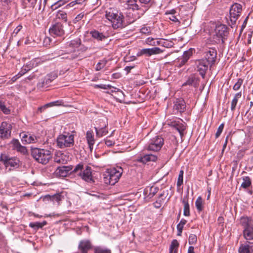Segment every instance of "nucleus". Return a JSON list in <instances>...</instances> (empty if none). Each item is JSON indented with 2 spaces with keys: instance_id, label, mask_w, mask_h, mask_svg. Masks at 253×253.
I'll return each instance as SVG.
<instances>
[{
  "instance_id": "4c0bfd02",
  "label": "nucleus",
  "mask_w": 253,
  "mask_h": 253,
  "mask_svg": "<svg viewBox=\"0 0 253 253\" xmlns=\"http://www.w3.org/2000/svg\"><path fill=\"white\" fill-rule=\"evenodd\" d=\"M243 182L241 184V187L246 189L249 187L252 184V181L250 177L243 176L242 177Z\"/></svg>"
},
{
  "instance_id": "09e8293b",
  "label": "nucleus",
  "mask_w": 253,
  "mask_h": 253,
  "mask_svg": "<svg viewBox=\"0 0 253 253\" xmlns=\"http://www.w3.org/2000/svg\"><path fill=\"white\" fill-rule=\"evenodd\" d=\"M197 241V236L195 234H190L188 239V243L190 245H195Z\"/></svg>"
},
{
  "instance_id": "423d86ee",
  "label": "nucleus",
  "mask_w": 253,
  "mask_h": 253,
  "mask_svg": "<svg viewBox=\"0 0 253 253\" xmlns=\"http://www.w3.org/2000/svg\"><path fill=\"white\" fill-rule=\"evenodd\" d=\"M123 173V169L121 168L118 169H113L108 172L104 177V181L106 184L114 185L117 183L121 177Z\"/></svg>"
},
{
  "instance_id": "473e14b6",
  "label": "nucleus",
  "mask_w": 253,
  "mask_h": 253,
  "mask_svg": "<svg viewBox=\"0 0 253 253\" xmlns=\"http://www.w3.org/2000/svg\"><path fill=\"white\" fill-rule=\"evenodd\" d=\"M22 140L27 143H33L36 142L37 138L35 135L31 134H24L22 138Z\"/></svg>"
},
{
  "instance_id": "0eeeda50",
  "label": "nucleus",
  "mask_w": 253,
  "mask_h": 253,
  "mask_svg": "<svg viewBox=\"0 0 253 253\" xmlns=\"http://www.w3.org/2000/svg\"><path fill=\"white\" fill-rule=\"evenodd\" d=\"M127 8L138 11L139 15H143L149 9V6L145 5L140 0H128L127 1Z\"/></svg>"
},
{
  "instance_id": "1a4fd4ad",
  "label": "nucleus",
  "mask_w": 253,
  "mask_h": 253,
  "mask_svg": "<svg viewBox=\"0 0 253 253\" xmlns=\"http://www.w3.org/2000/svg\"><path fill=\"white\" fill-rule=\"evenodd\" d=\"M164 139L159 135H156L152 138L148 142L146 149L148 151L157 152L161 150L164 145Z\"/></svg>"
},
{
  "instance_id": "58836bf2",
  "label": "nucleus",
  "mask_w": 253,
  "mask_h": 253,
  "mask_svg": "<svg viewBox=\"0 0 253 253\" xmlns=\"http://www.w3.org/2000/svg\"><path fill=\"white\" fill-rule=\"evenodd\" d=\"M47 222L45 221H43L42 222H31L29 224L30 227L34 228L36 230H38L40 228H42L43 226L46 224Z\"/></svg>"
},
{
  "instance_id": "6ab92c4d",
  "label": "nucleus",
  "mask_w": 253,
  "mask_h": 253,
  "mask_svg": "<svg viewBox=\"0 0 253 253\" xmlns=\"http://www.w3.org/2000/svg\"><path fill=\"white\" fill-rule=\"evenodd\" d=\"M192 54V51L191 49L185 51L183 55L178 58V64L177 66L179 67H181L183 65H184L188 60L190 56Z\"/></svg>"
},
{
  "instance_id": "0e129e2a",
  "label": "nucleus",
  "mask_w": 253,
  "mask_h": 253,
  "mask_svg": "<svg viewBox=\"0 0 253 253\" xmlns=\"http://www.w3.org/2000/svg\"><path fill=\"white\" fill-rule=\"evenodd\" d=\"M169 18L173 22L179 23L177 17L174 14H171L169 15Z\"/></svg>"
},
{
  "instance_id": "a878e982",
  "label": "nucleus",
  "mask_w": 253,
  "mask_h": 253,
  "mask_svg": "<svg viewBox=\"0 0 253 253\" xmlns=\"http://www.w3.org/2000/svg\"><path fill=\"white\" fill-rule=\"evenodd\" d=\"M172 125L173 127L178 131L181 137L182 138L184 135V131L186 129V126L179 122H173Z\"/></svg>"
},
{
  "instance_id": "a18cd8bd",
  "label": "nucleus",
  "mask_w": 253,
  "mask_h": 253,
  "mask_svg": "<svg viewBox=\"0 0 253 253\" xmlns=\"http://www.w3.org/2000/svg\"><path fill=\"white\" fill-rule=\"evenodd\" d=\"M66 1L64 0H59L51 6V8L52 10H55L58 7L61 6L66 3Z\"/></svg>"
},
{
  "instance_id": "6e6552de",
  "label": "nucleus",
  "mask_w": 253,
  "mask_h": 253,
  "mask_svg": "<svg viewBox=\"0 0 253 253\" xmlns=\"http://www.w3.org/2000/svg\"><path fill=\"white\" fill-rule=\"evenodd\" d=\"M242 11V6L239 3H235L230 7L229 11L230 22L229 23V24L232 28L236 24L237 19L241 14Z\"/></svg>"
},
{
  "instance_id": "680f3d73",
  "label": "nucleus",
  "mask_w": 253,
  "mask_h": 253,
  "mask_svg": "<svg viewBox=\"0 0 253 253\" xmlns=\"http://www.w3.org/2000/svg\"><path fill=\"white\" fill-rule=\"evenodd\" d=\"M51 42V39L49 37H46L44 38L43 44V45L45 46H47L48 45H50V43Z\"/></svg>"
},
{
  "instance_id": "de8ad7c7",
  "label": "nucleus",
  "mask_w": 253,
  "mask_h": 253,
  "mask_svg": "<svg viewBox=\"0 0 253 253\" xmlns=\"http://www.w3.org/2000/svg\"><path fill=\"white\" fill-rule=\"evenodd\" d=\"M243 83V79H242L241 78L238 79L237 80V82L234 85V86L233 87V89L235 91L238 90L240 88L241 85H242Z\"/></svg>"
},
{
  "instance_id": "e2e57ef3",
  "label": "nucleus",
  "mask_w": 253,
  "mask_h": 253,
  "mask_svg": "<svg viewBox=\"0 0 253 253\" xmlns=\"http://www.w3.org/2000/svg\"><path fill=\"white\" fill-rule=\"evenodd\" d=\"M18 152L21 153L23 154H25L27 153V149L25 146H21L19 149L17 150Z\"/></svg>"
},
{
  "instance_id": "a211bd4d",
  "label": "nucleus",
  "mask_w": 253,
  "mask_h": 253,
  "mask_svg": "<svg viewBox=\"0 0 253 253\" xmlns=\"http://www.w3.org/2000/svg\"><path fill=\"white\" fill-rule=\"evenodd\" d=\"M55 76L52 77L50 75H47L38 83V86L39 88H46L48 87L49 84L55 79Z\"/></svg>"
},
{
  "instance_id": "4be33fe9",
  "label": "nucleus",
  "mask_w": 253,
  "mask_h": 253,
  "mask_svg": "<svg viewBox=\"0 0 253 253\" xmlns=\"http://www.w3.org/2000/svg\"><path fill=\"white\" fill-rule=\"evenodd\" d=\"M157 160V157L152 154H146L143 156H139L137 159V161L143 164H145L149 161H155Z\"/></svg>"
},
{
  "instance_id": "20e7f679",
  "label": "nucleus",
  "mask_w": 253,
  "mask_h": 253,
  "mask_svg": "<svg viewBox=\"0 0 253 253\" xmlns=\"http://www.w3.org/2000/svg\"><path fill=\"white\" fill-rule=\"evenodd\" d=\"M0 161L2 162L8 171L12 170L20 167V161L17 157H10L6 154H1L0 156Z\"/></svg>"
},
{
  "instance_id": "774afa93",
  "label": "nucleus",
  "mask_w": 253,
  "mask_h": 253,
  "mask_svg": "<svg viewBox=\"0 0 253 253\" xmlns=\"http://www.w3.org/2000/svg\"><path fill=\"white\" fill-rule=\"evenodd\" d=\"M162 202L161 200H158L154 203V206L157 208H160L161 206Z\"/></svg>"
},
{
  "instance_id": "f704fd0d",
  "label": "nucleus",
  "mask_w": 253,
  "mask_h": 253,
  "mask_svg": "<svg viewBox=\"0 0 253 253\" xmlns=\"http://www.w3.org/2000/svg\"><path fill=\"white\" fill-rule=\"evenodd\" d=\"M179 245V243L178 242L177 240H173L169 247V253H177Z\"/></svg>"
},
{
  "instance_id": "9d476101",
  "label": "nucleus",
  "mask_w": 253,
  "mask_h": 253,
  "mask_svg": "<svg viewBox=\"0 0 253 253\" xmlns=\"http://www.w3.org/2000/svg\"><path fill=\"white\" fill-rule=\"evenodd\" d=\"M215 36L214 37L216 43L224 42V40L227 37L229 32L227 27L223 24H220L216 27L215 29Z\"/></svg>"
},
{
  "instance_id": "052dcab7",
  "label": "nucleus",
  "mask_w": 253,
  "mask_h": 253,
  "mask_svg": "<svg viewBox=\"0 0 253 253\" xmlns=\"http://www.w3.org/2000/svg\"><path fill=\"white\" fill-rule=\"evenodd\" d=\"M84 16V13H81L79 14L74 19V23H76L77 22H79L80 21Z\"/></svg>"
},
{
  "instance_id": "864d4df0",
  "label": "nucleus",
  "mask_w": 253,
  "mask_h": 253,
  "mask_svg": "<svg viewBox=\"0 0 253 253\" xmlns=\"http://www.w3.org/2000/svg\"><path fill=\"white\" fill-rule=\"evenodd\" d=\"M11 144L12 145V147L13 149L17 150L19 149V148L21 146L19 141L17 139H13L11 141Z\"/></svg>"
},
{
  "instance_id": "a19ab883",
  "label": "nucleus",
  "mask_w": 253,
  "mask_h": 253,
  "mask_svg": "<svg viewBox=\"0 0 253 253\" xmlns=\"http://www.w3.org/2000/svg\"><path fill=\"white\" fill-rule=\"evenodd\" d=\"M64 156L63 153H57L54 157V162L58 164H64L65 160L63 158Z\"/></svg>"
},
{
  "instance_id": "ea45409f",
  "label": "nucleus",
  "mask_w": 253,
  "mask_h": 253,
  "mask_svg": "<svg viewBox=\"0 0 253 253\" xmlns=\"http://www.w3.org/2000/svg\"><path fill=\"white\" fill-rule=\"evenodd\" d=\"M187 221L184 219H182L180 222L177 225V236H181V233L182 232V230L183 228L184 225L186 223Z\"/></svg>"
},
{
  "instance_id": "2f4dec72",
  "label": "nucleus",
  "mask_w": 253,
  "mask_h": 253,
  "mask_svg": "<svg viewBox=\"0 0 253 253\" xmlns=\"http://www.w3.org/2000/svg\"><path fill=\"white\" fill-rule=\"evenodd\" d=\"M36 61H31L29 63H28L26 66L23 67V68L21 69V71L18 73V75L19 76V77L23 75L26 73H27L28 71L30 70L34 65V62Z\"/></svg>"
},
{
  "instance_id": "aec40b11",
  "label": "nucleus",
  "mask_w": 253,
  "mask_h": 253,
  "mask_svg": "<svg viewBox=\"0 0 253 253\" xmlns=\"http://www.w3.org/2000/svg\"><path fill=\"white\" fill-rule=\"evenodd\" d=\"M91 248V244L89 240H82L79 245V249L82 253H87L88 251Z\"/></svg>"
},
{
  "instance_id": "5701e85b",
  "label": "nucleus",
  "mask_w": 253,
  "mask_h": 253,
  "mask_svg": "<svg viewBox=\"0 0 253 253\" xmlns=\"http://www.w3.org/2000/svg\"><path fill=\"white\" fill-rule=\"evenodd\" d=\"M64 198V197L59 193H56L53 195H46L43 197L44 201H51L53 202L59 203Z\"/></svg>"
},
{
  "instance_id": "2eb2a0df",
  "label": "nucleus",
  "mask_w": 253,
  "mask_h": 253,
  "mask_svg": "<svg viewBox=\"0 0 253 253\" xmlns=\"http://www.w3.org/2000/svg\"><path fill=\"white\" fill-rule=\"evenodd\" d=\"M204 60H206L207 62L211 65V67L214 64L216 58V51L215 49L210 48L208 51L205 52Z\"/></svg>"
},
{
  "instance_id": "8fccbe9b",
  "label": "nucleus",
  "mask_w": 253,
  "mask_h": 253,
  "mask_svg": "<svg viewBox=\"0 0 253 253\" xmlns=\"http://www.w3.org/2000/svg\"><path fill=\"white\" fill-rule=\"evenodd\" d=\"M84 169V165L82 163H80L77 165L73 170V172L76 173L78 175V173L82 171Z\"/></svg>"
},
{
  "instance_id": "c9c22d12",
  "label": "nucleus",
  "mask_w": 253,
  "mask_h": 253,
  "mask_svg": "<svg viewBox=\"0 0 253 253\" xmlns=\"http://www.w3.org/2000/svg\"><path fill=\"white\" fill-rule=\"evenodd\" d=\"M241 96H242L241 92H238L235 95V96L231 102V110L232 111L235 110L236 105H237V102L238 101V100L239 98H240L241 97Z\"/></svg>"
},
{
  "instance_id": "c85d7f7f",
  "label": "nucleus",
  "mask_w": 253,
  "mask_h": 253,
  "mask_svg": "<svg viewBox=\"0 0 253 253\" xmlns=\"http://www.w3.org/2000/svg\"><path fill=\"white\" fill-rule=\"evenodd\" d=\"M174 107L180 113L184 112L186 109L185 102L183 99H179L176 102Z\"/></svg>"
},
{
  "instance_id": "5fc2aeb1",
  "label": "nucleus",
  "mask_w": 253,
  "mask_h": 253,
  "mask_svg": "<svg viewBox=\"0 0 253 253\" xmlns=\"http://www.w3.org/2000/svg\"><path fill=\"white\" fill-rule=\"evenodd\" d=\"M224 124H221L218 127L217 131L215 133V137L218 138L221 134L224 128Z\"/></svg>"
},
{
  "instance_id": "3c124183",
  "label": "nucleus",
  "mask_w": 253,
  "mask_h": 253,
  "mask_svg": "<svg viewBox=\"0 0 253 253\" xmlns=\"http://www.w3.org/2000/svg\"><path fill=\"white\" fill-rule=\"evenodd\" d=\"M50 104L47 103L43 106L39 107L37 109V113L40 114V113H42L44 112V111L46 109L50 107Z\"/></svg>"
},
{
  "instance_id": "37998d69",
  "label": "nucleus",
  "mask_w": 253,
  "mask_h": 253,
  "mask_svg": "<svg viewBox=\"0 0 253 253\" xmlns=\"http://www.w3.org/2000/svg\"><path fill=\"white\" fill-rule=\"evenodd\" d=\"M94 253H111V252L107 249L101 247H95L94 248Z\"/></svg>"
},
{
  "instance_id": "6e6d98bb",
  "label": "nucleus",
  "mask_w": 253,
  "mask_h": 253,
  "mask_svg": "<svg viewBox=\"0 0 253 253\" xmlns=\"http://www.w3.org/2000/svg\"><path fill=\"white\" fill-rule=\"evenodd\" d=\"M140 32L142 34H149L151 33V28L150 27L144 26L141 29Z\"/></svg>"
},
{
  "instance_id": "393cba45",
  "label": "nucleus",
  "mask_w": 253,
  "mask_h": 253,
  "mask_svg": "<svg viewBox=\"0 0 253 253\" xmlns=\"http://www.w3.org/2000/svg\"><path fill=\"white\" fill-rule=\"evenodd\" d=\"M92 37L98 41H104L107 39V37L103 33L96 30L92 31L90 33Z\"/></svg>"
},
{
  "instance_id": "4468645a",
  "label": "nucleus",
  "mask_w": 253,
  "mask_h": 253,
  "mask_svg": "<svg viewBox=\"0 0 253 253\" xmlns=\"http://www.w3.org/2000/svg\"><path fill=\"white\" fill-rule=\"evenodd\" d=\"M78 175L85 182L90 183L94 182L91 168L89 166H86L84 169L78 173Z\"/></svg>"
},
{
  "instance_id": "69168bd1",
  "label": "nucleus",
  "mask_w": 253,
  "mask_h": 253,
  "mask_svg": "<svg viewBox=\"0 0 253 253\" xmlns=\"http://www.w3.org/2000/svg\"><path fill=\"white\" fill-rule=\"evenodd\" d=\"M87 47L84 46V45H82L81 43V46L80 47H78V48L77 50V52L80 53L79 51H82L83 52L85 51L87 49Z\"/></svg>"
},
{
  "instance_id": "7c9ffc66",
  "label": "nucleus",
  "mask_w": 253,
  "mask_h": 253,
  "mask_svg": "<svg viewBox=\"0 0 253 253\" xmlns=\"http://www.w3.org/2000/svg\"><path fill=\"white\" fill-rule=\"evenodd\" d=\"M68 45L73 49L71 52H74V51L77 52L78 47L81 46V40L80 39H76L72 40L68 43Z\"/></svg>"
},
{
  "instance_id": "c756f323",
  "label": "nucleus",
  "mask_w": 253,
  "mask_h": 253,
  "mask_svg": "<svg viewBox=\"0 0 253 253\" xmlns=\"http://www.w3.org/2000/svg\"><path fill=\"white\" fill-rule=\"evenodd\" d=\"M79 53L78 52H70L60 55V59H74L78 58L80 55Z\"/></svg>"
},
{
  "instance_id": "338daca9",
  "label": "nucleus",
  "mask_w": 253,
  "mask_h": 253,
  "mask_svg": "<svg viewBox=\"0 0 253 253\" xmlns=\"http://www.w3.org/2000/svg\"><path fill=\"white\" fill-rule=\"evenodd\" d=\"M105 144L108 147H111L115 144V142L111 140L106 139L105 140Z\"/></svg>"
},
{
  "instance_id": "72a5a7b5",
  "label": "nucleus",
  "mask_w": 253,
  "mask_h": 253,
  "mask_svg": "<svg viewBox=\"0 0 253 253\" xmlns=\"http://www.w3.org/2000/svg\"><path fill=\"white\" fill-rule=\"evenodd\" d=\"M95 129L96 131V136L98 137H100L104 135H105L108 132L107 127L106 125L104 127H101L100 128H98L97 127H95Z\"/></svg>"
},
{
  "instance_id": "f257e3e1",
  "label": "nucleus",
  "mask_w": 253,
  "mask_h": 253,
  "mask_svg": "<svg viewBox=\"0 0 253 253\" xmlns=\"http://www.w3.org/2000/svg\"><path fill=\"white\" fill-rule=\"evenodd\" d=\"M105 16L110 21L114 29L122 28L126 26L124 23V16L121 12L114 9L106 12Z\"/></svg>"
},
{
  "instance_id": "b1692460",
  "label": "nucleus",
  "mask_w": 253,
  "mask_h": 253,
  "mask_svg": "<svg viewBox=\"0 0 253 253\" xmlns=\"http://www.w3.org/2000/svg\"><path fill=\"white\" fill-rule=\"evenodd\" d=\"M71 169L70 167L63 166L58 167L55 172L56 174L58 176L61 177H65L69 174Z\"/></svg>"
},
{
  "instance_id": "4d7b16f0",
  "label": "nucleus",
  "mask_w": 253,
  "mask_h": 253,
  "mask_svg": "<svg viewBox=\"0 0 253 253\" xmlns=\"http://www.w3.org/2000/svg\"><path fill=\"white\" fill-rule=\"evenodd\" d=\"M111 87L112 86L110 85H105V84H95L94 85L95 88H102V89H106L108 88H111Z\"/></svg>"
},
{
  "instance_id": "7ed1b4c3",
  "label": "nucleus",
  "mask_w": 253,
  "mask_h": 253,
  "mask_svg": "<svg viewBox=\"0 0 253 253\" xmlns=\"http://www.w3.org/2000/svg\"><path fill=\"white\" fill-rule=\"evenodd\" d=\"M240 222L244 228V237L247 240H253V221L252 219L247 216H243L241 217Z\"/></svg>"
},
{
  "instance_id": "cd10ccee",
  "label": "nucleus",
  "mask_w": 253,
  "mask_h": 253,
  "mask_svg": "<svg viewBox=\"0 0 253 253\" xmlns=\"http://www.w3.org/2000/svg\"><path fill=\"white\" fill-rule=\"evenodd\" d=\"M249 244L242 245L239 249V253H251L253 251V243Z\"/></svg>"
},
{
  "instance_id": "bb28decb",
  "label": "nucleus",
  "mask_w": 253,
  "mask_h": 253,
  "mask_svg": "<svg viewBox=\"0 0 253 253\" xmlns=\"http://www.w3.org/2000/svg\"><path fill=\"white\" fill-rule=\"evenodd\" d=\"M86 138L89 147L91 150L93 148V146L94 144V139L93 131L91 130H88L86 134Z\"/></svg>"
},
{
  "instance_id": "13d9d810",
  "label": "nucleus",
  "mask_w": 253,
  "mask_h": 253,
  "mask_svg": "<svg viewBox=\"0 0 253 253\" xmlns=\"http://www.w3.org/2000/svg\"><path fill=\"white\" fill-rule=\"evenodd\" d=\"M0 109L5 114L8 115L10 113V109L6 107L4 104L2 105V107L0 108Z\"/></svg>"
},
{
  "instance_id": "412c9836",
  "label": "nucleus",
  "mask_w": 253,
  "mask_h": 253,
  "mask_svg": "<svg viewBox=\"0 0 253 253\" xmlns=\"http://www.w3.org/2000/svg\"><path fill=\"white\" fill-rule=\"evenodd\" d=\"M158 190L159 188L157 187H147L144 190V194L146 198L151 199L158 192Z\"/></svg>"
},
{
  "instance_id": "49530a36",
  "label": "nucleus",
  "mask_w": 253,
  "mask_h": 253,
  "mask_svg": "<svg viewBox=\"0 0 253 253\" xmlns=\"http://www.w3.org/2000/svg\"><path fill=\"white\" fill-rule=\"evenodd\" d=\"M56 17L58 19H62V20H64V21H65V22L67 21V14L64 11H60V10L58 11V12L56 14Z\"/></svg>"
},
{
  "instance_id": "39448f33",
  "label": "nucleus",
  "mask_w": 253,
  "mask_h": 253,
  "mask_svg": "<svg viewBox=\"0 0 253 253\" xmlns=\"http://www.w3.org/2000/svg\"><path fill=\"white\" fill-rule=\"evenodd\" d=\"M57 146L61 149L73 146L74 136L69 133L59 135L57 138Z\"/></svg>"
},
{
  "instance_id": "dca6fc26",
  "label": "nucleus",
  "mask_w": 253,
  "mask_h": 253,
  "mask_svg": "<svg viewBox=\"0 0 253 253\" xmlns=\"http://www.w3.org/2000/svg\"><path fill=\"white\" fill-rule=\"evenodd\" d=\"M162 50L158 47H154L151 48H143L142 49L139 54V55H147L148 56H151L154 54H157L161 53Z\"/></svg>"
},
{
  "instance_id": "e433bc0d",
  "label": "nucleus",
  "mask_w": 253,
  "mask_h": 253,
  "mask_svg": "<svg viewBox=\"0 0 253 253\" xmlns=\"http://www.w3.org/2000/svg\"><path fill=\"white\" fill-rule=\"evenodd\" d=\"M184 205L183 214L185 216H188L190 215V208L187 198H184L182 201Z\"/></svg>"
},
{
  "instance_id": "c03bdc74",
  "label": "nucleus",
  "mask_w": 253,
  "mask_h": 253,
  "mask_svg": "<svg viewBox=\"0 0 253 253\" xmlns=\"http://www.w3.org/2000/svg\"><path fill=\"white\" fill-rule=\"evenodd\" d=\"M107 61L105 59L100 60L96 65L95 70L97 71L101 70L106 65Z\"/></svg>"
},
{
  "instance_id": "9b49d317",
  "label": "nucleus",
  "mask_w": 253,
  "mask_h": 253,
  "mask_svg": "<svg viewBox=\"0 0 253 253\" xmlns=\"http://www.w3.org/2000/svg\"><path fill=\"white\" fill-rule=\"evenodd\" d=\"M49 33L54 38L62 37L65 34L63 24L59 22L56 23L49 28Z\"/></svg>"
},
{
  "instance_id": "603ef678",
  "label": "nucleus",
  "mask_w": 253,
  "mask_h": 253,
  "mask_svg": "<svg viewBox=\"0 0 253 253\" xmlns=\"http://www.w3.org/2000/svg\"><path fill=\"white\" fill-rule=\"evenodd\" d=\"M183 173L184 172L183 170L180 171L177 181V185L178 186H181L183 183Z\"/></svg>"
},
{
  "instance_id": "f3484780",
  "label": "nucleus",
  "mask_w": 253,
  "mask_h": 253,
  "mask_svg": "<svg viewBox=\"0 0 253 253\" xmlns=\"http://www.w3.org/2000/svg\"><path fill=\"white\" fill-rule=\"evenodd\" d=\"M199 78H197L194 74H192L191 75L186 81L183 84L182 86L187 85H193L194 87L196 88L199 84Z\"/></svg>"
},
{
  "instance_id": "79ce46f5",
  "label": "nucleus",
  "mask_w": 253,
  "mask_h": 253,
  "mask_svg": "<svg viewBox=\"0 0 253 253\" xmlns=\"http://www.w3.org/2000/svg\"><path fill=\"white\" fill-rule=\"evenodd\" d=\"M195 206L198 211L200 212L203 210V200L201 196L197 198L195 202Z\"/></svg>"
},
{
  "instance_id": "f03ea898",
  "label": "nucleus",
  "mask_w": 253,
  "mask_h": 253,
  "mask_svg": "<svg viewBox=\"0 0 253 253\" xmlns=\"http://www.w3.org/2000/svg\"><path fill=\"white\" fill-rule=\"evenodd\" d=\"M31 155L37 162L44 165L48 163L52 158L51 151L44 149L33 148Z\"/></svg>"
},
{
  "instance_id": "ddd939ff",
  "label": "nucleus",
  "mask_w": 253,
  "mask_h": 253,
  "mask_svg": "<svg viewBox=\"0 0 253 253\" xmlns=\"http://www.w3.org/2000/svg\"><path fill=\"white\" fill-rule=\"evenodd\" d=\"M209 65H210V64L207 62V61L203 59L197 60L195 62L197 71L199 72V74L203 79L205 77Z\"/></svg>"
},
{
  "instance_id": "bf43d9fd",
  "label": "nucleus",
  "mask_w": 253,
  "mask_h": 253,
  "mask_svg": "<svg viewBox=\"0 0 253 253\" xmlns=\"http://www.w3.org/2000/svg\"><path fill=\"white\" fill-rule=\"evenodd\" d=\"M63 102L61 100H57L56 101L51 102L48 103V104H50V107L54 106H60L61 105Z\"/></svg>"
},
{
  "instance_id": "f8f14e48",
  "label": "nucleus",
  "mask_w": 253,
  "mask_h": 253,
  "mask_svg": "<svg viewBox=\"0 0 253 253\" xmlns=\"http://www.w3.org/2000/svg\"><path fill=\"white\" fill-rule=\"evenodd\" d=\"M11 125L6 122H2L0 125V137L2 139H8L11 135Z\"/></svg>"
}]
</instances>
